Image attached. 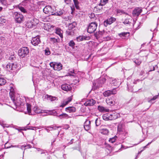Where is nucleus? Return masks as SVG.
<instances>
[{"instance_id":"nucleus-1","label":"nucleus","mask_w":159,"mask_h":159,"mask_svg":"<svg viewBox=\"0 0 159 159\" xmlns=\"http://www.w3.org/2000/svg\"><path fill=\"white\" fill-rule=\"evenodd\" d=\"M27 111L24 112L25 114L28 113L29 115H33L34 113L39 114L43 113V111L40 109L38 107H34L32 109V111H31V105L29 103H26Z\"/></svg>"},{"instance_id":"nucleus-2","label":"nucleus","mask_w":159,"mask_h":159,"mask_svg":"<svg viewBox=\"0 0 159 159\" xmlns=\"http://www.w3.org/2000/svg\"><path fill=\"white\" fill-rule=\"evenodd\" d=\"M9 95L11 99L15 104V105L16 106V108H17V106H18V105L15 102L16 100V101L17 100V99L16 97L14 88L12 86L10 87Z\"/></svg>"},{"instance_id":"nucleus-3","label":"nucleus","mask_w":159,"mask_h":159,"mask_svg":"<svg viewBox=\"0 0 159 159\" xmlns=\"http://www.w3.org/2000/svg\"><path fill=\"white\" fill-rule=\"evenodd\" d=\"M106 79L103 77H102L97 80L95 81L93 83V85L94 86L99 88L102 86L106 81Z\"/></svg>"},{"instance_id":"nucleus-4","label":"nucleus","mask_w":159,"mask_h":159,"mask_svg":"<svg viewBox=\"0 0 159 159\" xmlns=\"http://www.w3.org/2000/svg\"><path fill=\"white\" fill-rule=\"evenodd\" d=\"M98 25L96 22H93L91 23L89 25L87 31L89 33H92L96 30Z\"/></svg>"},{"instance_id":"nucleus-5","label":"nucleus","mask_w":159,"mask_h":159,"mask_svg":"<svg viewBox=\"0 0 159 159\" xmlns=\"http://www.w3.org/2000/svg\"><path fill=\"white\" fill-rule=\"evenodd\" d=\"M55 8L54 7L50 6H46L43 9V12L46 14L53 15Z\"/></svg>"},{"instance_id":"nucleus-6","label":"nucleus","mask_w":159,"mask_h":159,"mask_svg":"<svg viewBox=\"0 0 159 159\" xmlns=\"http://www.w3.org/2000/svg\"><path fill=\"white\" fill-rule=\"evenodd\" d=\"M49 65L55 70L59 71L62 69V65L60 63L51 62Z\"/></svg>"},{"instance_id":"nucleus-7","label":"nucleus","mask_w":159,"mask_h":159,"mask_svg":"<svg viewBox=\"0 0 159 159\" xmlns=\"http://www.w3.org/2000/svg\"><path fill=\"white\" fill-rule=\"evenodd\" d=\"M76 25L77 23L75 21H73L72 23L69 24L68 25V30L66 31V32L68 35H72L74 33L73 32L70 31L75 28Z\"/></svg>"},{"instance_id":"nucleus-8","label":"nucleus","mask_w":159,"mask_h":159,"mask_svg":"<svg viewBox=\"0 0 159 159\" xmlns=\"http://www.w3.org/2000/svg\"><path fill=\"white\" fill-rule=\"evenodd\" d=\"M29 52V49L27 47H23L20 48V57H23L27 55Z\"/></svg>"},{"instance_id":"nucleus-9","label":"nucleus","mask_w":159,"mask_h":159,"mask_svg":"<svg viewBox=\"0 0 159 159\" xmlns=\"http://www.w3.org/2000/svg\"><path fill=\"white\" fill-rule=\"evenodd\" d=\"M39 36H37L32 38L31 41V43L34 46L38 45L40 43Z\"/></svg>"},{"instance_id":"nucleus-10","label":"nucleus","mask_w":159,"mask_h":159,"mask_svg":"<svg viewBox=\"0 0 159 159\" xmlns=\"http://www.w3.org/2000/svg\"><path fill=\"white\" fill-rule=\"evenodd\" d=\"M116 89H114L112 90H108L105 91L103 93V95L105 97L110 96L111 94H115L116 93Z\"/></svg>"},{"instance_id":"nucleus-11","label":"nucleus","mask_w":159,"mask_h":159,"mask_svg":"<svg viewBox=\"0 0 159 159\" xmlns=\"http://www.w3.org/2000/svg\"><path fill=\"white\" fill-rule=\"evenodd\" d=\"M105 125H102L101 126V129L99 130V132L104 135H108L109 133V130L107 128H105Z\"/></svg>"},{"instance_id":"nucleus-12","label":"nucleus","mask_w":159,"mask_h":159,"mask_svg":"<svg viewBox=\"0 0 159 159\" xmlns=\"http://www.w3.org/2000/svg\"><path fill=\"white\" fill-rule=\"evenodd\" d=\"M17 67V65H16L14 64L9 63L7 64L6 66V69L7 70L10 71L11 70H14V69L16 68Z\"/></svg>"},{"instance_id":"nucleus-13","label":"nucleus","mask_w":159,"mask_h":159,"mask_svg":"<svg viewBox=\"0 0 159 159\" xmlns=\"http://www.w3.org/2000/svg\"><path fill=\"white\" fill-rule=\"evenodd\" d=\"M72 99V96L70 97L67 99L65 100L62 102L61 105L60 106V107H64L71 101Z\"/></svg>"},{"instance_id":"nucleus-14","label":"nucleus","mask_w":159,"mask_h":159,"mask_svg":"<svg viewBox=\"0 0 159 159\" xmlns=\"http://www.w3.org/2000/svg\"><path fill=\"white\" fill-rule=\"evenodd\" d=\"M95 101L93 99L87 100L84 103V105L85 106H92L95 103Z\"/></svg>"},{"instance_id":"nucleus-15","label":"nucleus","mask_w":159,"mask_h":159,"mask_svg":"<svg viewBox=\"0 0 159 159\" xmlns=\"http://www.w3.org/2000/svg\"><path fill=\"white\" fill-rule=\"evenodd\" d=\"M116 20V19L114 17H111L107 19L104 22V24L105 26H107L108 25H110Z\"/></svg>"},{"instance_id":"nucleus-16","label":"nucleus","mask_w":159,"mask_h":159,"mask_svg":"<svg viewBox=\"0 0 159 159\" xmlns=\"http://www.w3.org/2000/svg\"><path fill=\"white\" fill-rule=\"evenodd\" d=\"M61 88L63 90L66 91H70L72 89L71 86L67 84L62 85Z\"/></svg>"},{"instance_id":"nucleus-17","label":"nucleus","mask_w":159,"mask_h":159,"mask_svg":"<svg viewBox=\"0 0 159 159\" xmlns=\"http://www.w3.org/2000/svg\"><path fill=\"white\" fill-rule=\"evenodd\" d=\"M90 121L88 120H86L84 124V129L88 131L90 129Z\"/></svg>"},{"instance_id":"nucleus-18","label":"nucleus","mask_w":159,"mask_h":159,"mask_svg":"<svg viewBox=\"0 0 159 159\" xmlns=\"http://www.w3.org/2000/svg\"><path fill=\"white\" fill-rule=\"evenodd\" d=\"M14 17L16 22L19 23H20V13L19 12H15L14 14Z\"/></svg>"},{"instance_id":"nucleus-19","label":"nucleus","mask_w":159,"mask_h":159,"mask_svg":"<svg viewBox=\"0 0 159 159\" xmlns=\"http://www.w3.org/2000/svg\"><path fill=\"white\" fill-rule=\"evenodd\" d=\"M103 6L101 5L100 3L98 5L95 7L93 9L94 11L96 12H99L102 9Z\"/></svg>"},{"instance_id":"nucleus-20","label":"nucleus","mask_w":159,"mask_h":159,"mask_svg":"<svg viewBox=\"0 0 159 159\" xmlns=\"http://www.w3.org/2000/svg\"><path fill=\"white\" fill-rule=\"evenodd\" d=\"M75 111V107H69L65 108V111L69 113L74 112Z\"/></svg>"},{"instance_id":"nucleus-21","label":"nucleus","mask_w":159,"mask_h":159,"mask_svg":"<svg viewBox=\"0 0 159 159\" xmlns=\"http://www.w3.org/2000/svg\"><path fill=\"white\" fill-rule=\"evenodd\" d=\"M142 11V9L141 8L137 7L133 11V14L136 15L138 16L139 15Z\"/></svg>"},{"instance_id":"nucleus-22","label":"nucleus","mask_w":159,"mask_h":159,"mask_svg":"<svg viewBox=\"0 0 159 159\" xmlns=\"http://www.w3.org/2000/svg\"><path fill=\"white\" fill-rule=\"evenodd\" d=\"M98 109L101 112H108L109 110L107 109L102 106H98Z\"/></svg>"},{"instance_id":"nucleus-23","label":"nucleus","mask_w":159,"mask_h":159,"mask_svg":"<svg viewBox=\"0 0 159 159\" xmlns=\"http://www.w3.org/2000/svg\"><path fill=\"white\" fill-rule=\"evenodd\" d=\"M111 120H114L119 118L120 116V115L119 113H113L112 114H110Z\"/></svg>"},{"instance_id":"nucleus-24","label":"nucleus","mask_w":159,"mask_h":159,"mask_svg":"<svg viewBox=\"0 0 159 159\" xmlns=\"http://www.w3.org/2000/svg\"><path fill=\"white\" fill-rule=\"evenodd\" d=\"M57 116L59 117L61 119H62L63 118L68 119L70 117V116L68 114L65 113H62L58 116Z\"/></svg>"},{"instance_id":"nucleus-25","label":"nucleus","mask_w":159,"mask_h":159,"mask_svg":"<svg viewBox=\"0 0 159 159\" xmlns=\"http://www.w3.org/2000/svg\"><path fill=\"white\" fill-rule=\"evenodd\" d=\"M102 117L103 120H111V118H110V114H109L106 113L103 114Z\"/></svg>"},{"instance_id":"nucleus-26","label":"nucleus","mask_w":159,"mask_h":159,"mask_svg":"<svg viewBox=\"0 0 159 159\" xmlns=\"http://www.w3.org/2000/svg\"><path fill=\"white\" fill-rule=\"evenodd\" d=\"M56 33L58 34L61 39L63 38L62 33L63 31L61 29L58 28L56 29Z\"/></svg>"},{"instance_id":"nucleus-27","label":"nucleus","mask_w":159,"mask_h":159,"mask_svg":"<svg viewBox=\"0 0 159 159\" xmlns=\"http://www.w3.org/2000/svg\"><path fill=\"white\" fill-rule=\"evenodd\" d=\"M110 83L112 84L114 86H117L119 85V83H118L117 80H109Z\"/></svg>"},{"instance_id":"nucleus-28","label":"nucleus","mask_w":159,"mask_h":159,"mask_svg":"<svg viewBox=\"0 0 159 159\" xmlns=\"http://www.w3.org/2000/svg\"><path fill=\"white\" fill-rule=\"evenodd\" d=\"M87 37L83 36H80L77 37L76 39L78 41L80 42L84 40H86Z\"/></svg>"},{"instance_id":"nucleus-29","label":"nucleus","mask_w":159,"mask_h":159,"mask_svg":"<svg viewBox=\"0 0 159 159\" xmlns=\"http://www.w3.org/2000/svg\"><path fill=\"white\" fill-rule=\"evenodd\" d=\"M61 126H53L52 127L48 126V128L49 129H47V131L48 132V130H53L54 129L55 130V129H57V128H61Z\"/></svg>"},{"instance_id":"nucleus-30","label":"nucleus","mask_w":159,"mask_h":159,"mask_svg":"<svg viewBox=\"0 0 159 159\" xmlns=\"http://www.w3.org/2000/svg\"><path fill=\"white\" fill-rule=\"evenodd\" d=\"M64 12V10H61L59 11H57L56 13H53V15H57L58 16H60L63 14Z\"/></svg>"},{"instance_id":"nucleus-31","label":"nucleus","mask_w":159,"mask_h":159,"mask_svg":"<svg viewBox=\"0 0 159 159\" xmlns=\"http://www.w3.org/2000/svg\"><path fill=\"white\" fill-rule=\"evenodd\" d=\"M129 32H123L118 34V35L120 37H126L127 34L129 36Z\"/></svg>"},{"instance_id":"nucleus-32","label":"nucleus","mask_w":159,"mask_h":159,"mask_svg":"<svg viewBox=\"0 0 159 159\" xmlns=\"http://www.w3.org/2000/svg\"><path fill=\"white\" fill-rule=\"evenodd\" d=\"M6 83V80L3 78L0 77V86L4 85Z\"/></svg>"},{"instance_id":"nucleus-33","label":"nucleus","mask_w":159,"mask_h":159,"mask_svg":"<svg viewBox=\"0 0 159 159\" xmlns=\"http://www.w3.org/2000/svg\"><path fill=\"white\" fill-rule=\"evenodd\" d=\"M73 0L75 8L77 9H80V7L79 5V3L78 2V0Z\"/></svg>"},{"instance_id":"nucleus-34","label":"nucleus","mask_w":159,"mask_h":159,"mask_svg":"<svg viewBox=\"0 0 159 159\" xmlns=\"http://www.w3.org/2000/svg\"><path fill=\"white\" fill-rule=\"evenodd\" d=\"M118 131L120 134H122L124 132H125L124 129L121 128V125H119L118 126Z\"/></svg>"},{"instance_id":"nucleus-35","label":"nucleus","mask_w":159,"mask_h":159,"mask_svg":"<svg viewBox=\"0 0 159 159\" xmlns=\"http://www.w3.org/2000/svg\"><path fill=\"white\" fill-rule=\"evenodd\" d=\"M33 23V22L31 21H28L26 25L29 28H31L34 25Z\"/></svg>"},{"instance_id":"nucleus-36","label":"nucleus","mask_w":159,"mask_h":159,"mask_svg":"<svg viewBox=\"0 0 159 159\" xmlns=\"http://www.w3.org/2000/svg\"><path fill=\"white\" fill-rule=\"evenodd\" d=\"M29 0H24L20 3V5L23 6H26L29 2Z\"/></svg>"},{"instance_id":"nucleus-37","label":"nucleus","mask_w":159,"mask_h":159,"mask_svg":"<svg viewBox=\"0 0 159 159\" xmlns=\"http://www.w3.org/2000/svg\"><path fill=\"white\" fill-rule=\"evenodd\" d=\"M47 97L48 100L51 101H54L56 99V97H52L48 95H47Z\"/></svg>"},{"instance_id":"nucleus-38","label":"nucleus","mask_w":159,"mask_h":159,"mask_svg":"<svg viewBox=\"0 0 159 159\" xmlns=\"http://www.w3.org/2000/svg\"><path fill=\"white\" fill-rule=\"evenodd\" d=\"M117 138V136H115L114 137L110 138L109 141V142L113 143L115 142Z\"/></svg>"},{"instance_id":"nucleus-39","label":"nucleus","mask_w":159,"mask_h":159,"mask_svg":"<svg viewBox=\"0 0 159 159\" xmlns=\"http://www.w3.org/2000/svg\"><path fill=\"white\" fill-rule=\"evenodd\" d=\"M106 102L109 105H113L114 104V103L113 101H112V99H106Z\"/></svg>"},{"instance_id":"nucleus-40","label":"nucleus","mask_w":159,"mask_h":159,"mask_svg":"<svg viewBox=\"0 0 159 159\" xmlns=\"http://www.w3.org/2000/svg\"><path fill=\"white\" fill-rule=\"evenodd\" d=\"M108 0H100V4L102 6L105 5L108 2Z\"/></svg>"},{"instance_id":"nucleus-41","label":"nucleus","mask_w":159,"mask_h":159,"mask_svg":"<svg viewBox=\"0 0 159 159\" xmlns=\"http://www.w3.org/2000/svg\"><path fill=\"white\" fill-rule=\"evenodd\" d=\"M49 114L50 115L56 116L57 114V113L56 111L52 110L49 111Z\"/></svg>"},{"instance_id":"nucleus-42","label":"nucleus","mask_w":159,"mask_h":159,"mask_svg":"<svg viewBox=\"0 0 159 159\" xmlns=\"http://www.w3.org/2000/svg\"><path fill=\"white\" fill-rule=\"evenodd\" d=\"M134 61L135 64L138 65H139L141 63V61L139 59H136Z\"/></svg>"},{"instance_id":"nucleus-43","label":"nucleus","mask_w":159,"mask_h":159,"mask_svg":"<svg viewBox=\"0 0 159 159\" xmlns=\"http://www.w3.org/2000/svg\"><path fill=\"white\" fill-rule=\"evenodd\" d=\"M69 45L72 48L74 47L75 43L73 40H71L69 43Z\"/></svg>"},{"instance_id":"nucleus-44","label":"nucleus","mask_w":159,"mask_h":159,"mask_svg":"<svg viewBox=\"0 0 159 159\" xmlns=\"http://www.w3.org/2000/svg\"><path fill=\"white\" fill-rule=\"evenodd\" d=\"M6 20L5 19L0 17V24H2L5 23Z\"/></svg>"},{"instance_id":"nucleus-45","label":"nucleus","mask_w":159,"mask_h":159,"mask_svg":"<svg viewBox=\"0 0 159 159\" xmlns=\"http://www.w3.org/2000/svg\"><path fill=\"white\" fill-rule=\"evenodd\" d=\"M125 24H129L130 22L129 19H126L123 22Z\"/></svg>"},{"instance_id":"nucleus-46","label":"nucleus","mask_w":159,"mask_h":159,"mask_svg":"<svg viewBox=\"0 0 159 159\" xmlns=\"http://www.w3.org/2000/svg\"><path fill=\"white\" fill-rule=\"evenodd\" d=\"M20 11L24 13H27V11L24 7H20Z\"/></svg>"},{"instance_id":"nucleus-47","label":"nucleus","mask_w":159,"mask_h":159,"mask_svg":"<svg viewBox=\"0 0 159 159\" xmlns=\"http://www.w3.org/2000/svg\"><path fill=\"white\" fill-rule=\"evenodd\" d=\"M158 96L157 95H156L155 96L153 97V98H152L151 100L148 101V102H151L152 101L154 100L155 99H156L157 98H158Z\"/></svg>"},{"instance_id":"nucleus-48","label":"nucleus","mask_w":159,"mask_h":159,"mask_svg":"<svg viewBox=\"0 0 159 159\" xmlns=\"http://www.w3.org/2000/svg\"><path fill=\"white\" fill-rule=\"evenodd\" d=\"M44 51L45 54L46 55H49L50 54V52L48 49H46Z\"/></svg>"},{"instance_id":"nucleus-49","label":"nucleus","mask_w":159,"mask_h":159,"mask_svg":"<svg viewBox=\"0 0 159 159\" xmlns=\"http://www.w3.org/2000/svg\"><path fill=\"white\" fill-rule=\"evenodd\" d=\"M36 148L38 151L41 152V154L44 153H45V151L41 148Z\"/></svg>"},{"instance_id":"nucleus-50","label":"nucleus","mask_w":159,"mask_h":159,"mask_svg":"<svg viewBox=\"0 0 159 159\" xmlns=\"http://www.w3.org/2000/svg\"><path fill=\"white\" fill-rule=\"evenodd\" d=\"M117 13H119V14H125L126 13L125 12H124V11H123L121 10H117Z\"/></svg>"},{"instance_id":"nucleus-51","label":"nucleus","mask_w":159,"mask_h":159,"mask_svg":"<svg viewBox=\"0 0 159 159\" xmlns=\"http://www.w3.org/2000/svg\"><path fill=\"white\" fill-rule=\"evenodd\" d=\"M89 17L91 19H94L95 18V15L94 13H91L89 15Z\"/></svg>"},{"instance_id":"nucleus-52","label":"nucleus","mask_w":159,"mask_h":159,"mask_svg":"<svg viewBox=\"0 0 159 159\" xmlns=\"http://www.w3.org/2000/svg\"><path fill=\"white\" fill-rule=\"evenodd\" d=\"M0 2L4 5H6L7 4L6 0H0Z\"/></svg>"},{"instance_id":"nucleus-53","label":"nucleus","mask_w":159,"mask_h":159,"mask_svg":"<svg viewBox=\"0 0 159 159\" xmlns=\"http://www.w3.org/2000/svg\"><path fill=\"white\" fill-rule=\"evenodd\" d=\"M103 39H104V40L105 41H108L111 39V38L110 36H107L106 37H103Z\"/></svg>"},{"instance_id":"nucleus-54","label":"nucleus","mask_w":159,"mask_h":159,"mask_svg":"<svg viewBox=\"0 0 159 159\" xmlns=\"http://www.w3.org/2000/svg\"><path fill=\"white\" fill-rule=\"evenodd\" d=\"M14 57L13 55L11 56L9 58V59L10 60H12L13 59Z\"/></svg>"},{"instance_id":"nucleus-55","label":"nucleus","mask_w":159,"mask_h":159,"mask_svg":"<svg viewBox=\"0 0 159 159\" xmlns=\"http://www.w3.org/2000/svg\"><path fill=\"white\" fill-rule=\"evenodd\" d=\"M69 128V125H65V127H64V128L66 129H68V128Z\"/></svg>"},{"instance_id":"nucleus-56","label":"nucleus","mask_w":159,"mask_h":159,"mask_svg":"<svg viewBox=\"0 0 159 159\" xmlns=\"http://www.w3.org/2000/svg\"><path fill=\"white\" fill-rule=\"evenodd\" d=\"M26 128H27V127H20V130H26Z\"/></svg>"},{"instance_id":"nucleus-57","label":"nucleus","mask_w":159,"mask_h":159,"mask_svg":"<svg viewBox=\"0 0 159 159\" xmlns=\"http://www.w3.org/2000/svg\"><path fill=\"white\" fill-rule=\"evenodd\" d=\"M24 18V17L22 15H20V22L21 21H23V19Z\"/></svg>"},{"instance_id":"nucleus-58","label":"nucleus","mask_w":159,"mask_h":159,"mask_svg":"<svg viewBox=\"0 0 159 159\" xmlns=\"http://www.w3.org/2000/svg\"><path fill=\"white\" fill-rule=\"evenodd\" d=\"M14 8L15 9L16 8H18L19 9H20V7L19 6V5H18L17 6H16L14 7Z\"/></svg>"},{"instance_id":"nucleus-59","label":"nucleus","mask_w":159,"mask_h":159,"mask_svg":"<svg viewBox=\"0 0 159 159\" xmlns=\"http://www.w3.org/2000/svg\"><path fill=\"white\" fill-rule=\"evenodd\" d=\"M155 140V139H153L152 141H151V142L148 143V144H147V145H150V144L151 143H152V142H153V141H154Z\"/></svg>"},{"instance_id":"nucleus-60","label":"nucleus","mask_w":159,"mask_h":159,"mask_svg":"<svg viewBox=\"0 0 159 159\" xmlns=\"http://www.w3.org/2000/svg\"><path fill=\"white\" fill-rule=\"evenodd\" d=\"M65 2L67 4H68L70 2V0H65Z\"/></svg>"},{"instance_id":"nucleus-61","label":"nucleus","mask_w":159,"mask_h":159,"mask_svg":"<svg viewBox=\"0 0 159 159\" xmlns=\"http://www.w3.org/2000/svg\"><path fill=\"white\" fill-rule=\"evenodd\" d=\"M98 120V119H96L95 121V124H96V126H98V124H97V121Z\"/></svg>"},{"instance_id":"nucleus-62","label":"nucleus","mask_w":159,"mask_h":159,"mask_svg":"<svg viewBox=\"0 0 159 159\" xmlns=\"http://www.w3.org/2000/svg\"><path fill=\"white\" fill-rule=\"evenodd\" d=\"M2 49L0 48V55L2 54Z\"/></svg>"},{"instance_id":"nucleus-63","label":"nucleus","mask_w":159,"mask_h":159,"mask_svg":"<svg viewBox=\"0 0 159 159\" xmlns=\"http://www.w3.org/2000/svg\"><path fill=\"white\" fill-rule=\"evenodd\" d=\"M3 157V155L2 154L0 155V159H1V158H2Z\"/></svg>"},{"instance_id":"nucleus-64","label":"nucleus","mask_w":159,"mask_h":159,"mask_svg":"<svg viewBox=\"0 0 159 159\" xmlns=\"http://www.w3.org/2000/svg\"><path fill=\"white\" fill-rule=\"evenodd\" d=\"M26 147V145L24 146H23V145H22L21 146V148L22 149L23 147L25 148V147Z\"/></svg>"}]
</instances>
